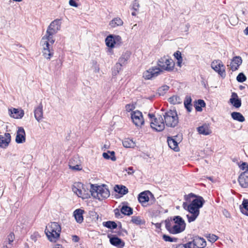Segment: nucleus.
<instances>
[{
	"mask_svg": "<svg viewBox=\"0 0 248 248\" xmlns=\"http://www.w3.org/2000/svg\"><path fill=\"white\" fill-rule=\"evenodd\" d=\"M192 105H189L188 106H185V108L187 109V111L188 112H190L191 111V109H192Z\"/></svg>",
	"mask_w": 248,
	"mask_h": 248,
	"instance_id": "nucleus-56",
	"label": "nucleus"
},
{
	"mask_svg": "<svg viewBox=\"0 0 248 248\" xmlns=\"http://www.w3.org/2000/svg\"><path fill=\"white\" fill-rule=\"evenodd\" d=\"M191 243V248H204L206 246V242L203 238L195 236Z\"/></svg>",
	"mask_w": 248,
	"mask_h": 248,
	"instance_id": "nucleus-15",
	"label": "nucleus"
},
{
	"mask_svg": "<svg viewBox=\"0 0 248 248\" xmlns=\"http://www.w3.org/2000/svg\"><path fill=\"white\" fill-rule=\"evenodd\" d=\"M131 118L133 123L137 126H141L144 123L142 114L139 110L132 111Z\"/></svg>",
	"mask_w": 248,
	"mask_h": 248,
	"instance_id": "nucleus-13",
	"label": "nucleus"
},
{
	"mask_svg": "<svg viewBox=\"0 0 248 248\" xmlns=\"http://www.w3.org/2000/svg\"><path fill=\"white\" fill-rule=\"evenodd\" d=\"M106 44L107 46L110 48H112L115 46V42L113 38V35L110 34L105 39Z\"/></svg>",
	"mask_w": 248,
	"mask_h": 248,
	"instance_id": "nucleus-28",
	"label": "nucleus"
},
{
	"mask_svg": "<svg viewBox=\"0 0 248 248\" xmlns=\"http://www.w3.org/2000/svg\"><path fill=\"white\" fill-rule=\"evenodd\" d=\"M124 22L122 19L119 17L113 18L109 23V26L111 28H115L119 26H123Z\"/></svg>",
	"mask_w": 248,
	"mask_h": 248,
	"instance_id": "nucleus-26",
	"label": "nucleus"
},
{
	"mask_svg": "<svg viewBox=\"0 0 248 248\" xmlns=\"http://www.w3.org/2000/svg\"><path fill=\"white\" fill-rule=\"evenodd\" d=\"M230 103L235 108H239L241 106V100L235 93H232L229 100Z\"/></svg>",
	"mask_w": 248,
	"mask_h": 248,
	"instance_id": "nucleus-21",
	"label": "nucleus"
},
{
	"mask_svg": "<svg viewBox=\"0 0 248 248\" xmlns=\"http://www.w3.org/2000/svg\"><path fill=\"white\" fill-rule=\"evenodd\" d=\"M53 248H63L62 246L59 244L55 245Z\"/></svg>",
	"mask_w": 248,
	"mask_h": 248,
	"instance_id": "nucleus-59",
	"label": "nucleus"
},
{
	"mask_svg": "<svg viewBox=\"0 0 248 248\" xmlns=\"http://www.w3.org/2000/svg\"><path fill=\"white\" fill-rule=\"evenodd\" d=\"M79 240V237L77 235H73L72 236V240L75 242H78Z\"/></svg>",
	"mask_w": 248,
	"mask_h": 248,
	"instance_id": "nucleus-54",
	"label": "nucleus"
},
{
	"mask_svg": "<svg viewBox=\"0 0 248 248\" xmlns=\"http://www.w3.org/2000/svg\"><path fill=\"white\" fill-rule=\"evenodd\" d=\"M136 12V11H134L133 12H132L131 14L133 16H136L137 15V13Z\"/></svg>",
	"mask_w": 248,
	"mask_h": 248,
	"instance_id": "nucleus-63",
	"label": "nucleus"
},
{
	"mask_svg": "<svg viewBox=\"0 0 248 248\" xmlns=\"http://www.w3.org/2000/svg\"><path fill=\"white\" fill-rule=\"evenodd\" d=\"M131 222L137 225H140L141 223V219L140 217L133 216L132 217Z\"/></svg>",
	"mask_w": 248,
	"mask_h": 248,
	"instance_id": "nucleus-46",
	"label": "nucleus"
},
{
	"mask_svg": "<svg viewBox=\"0 0 248 248\" xmlns=\"http://www.w3.org/2000/svg\"><path fill=\"white\" fill-rule=\"evenodd\" d=\"M240 168L241 170L245 171H248V164L246 162H243L240 166Z\"/></svg>",
	"mask_w": 248,
	"mask_h": 248,
	"instance_id": "nucleus-49",
	"label": "nucleus"
},
{
	"mask_svg": "<svg viewBox=\"0 0 248 248\" xmlns=\"http://www.w3.org/2000/svg\"><path fill=\"white\" fill-rule=\"evenodd\" d=\"M151 195V193L148 191H144L140 193L138 197L139 202L143 206L149 200V195Z\"/></svg>",
	"mask_w": 248,
	"mask_h": 248,
	"instance_id": "nucleus-24",
	"label": "nucleus"
},
{
	"mask_svg": "<svg viewBox=\"0 0 248 248\" xmlns=\"http://www.w3.org/2000/svg\"><path fill=\"white\" fill-rule=\"evenodd\" d=\"M140 6L139 1L138 0H134L130 5V8L133 11H138Z\"/></svg>",
	"mask_w": 248,
	"mask_h": 248,
	"instance_id": "nucleus-38",
	"label": "nucleus"
},
{
	"mask_svg": "<svg viewBox=\"0 0 248 248\" xmlns=\"http://www.w3.org/2000/svg\"><path fill=\"white\" fill-rule=\"evenodd\" d=\"M162 73V70L158 67H152L143 73V78L145 79H151Z\"/></svg>",
	"mask_w": 248,
	"mask_h": 248,
	"instance_id": "nucleus-11",
	"label": "nucleus"
},
{
	"mask_svg": "<svg viewBox=\"0 0 248 248\" xmlns=\"http://www.w3.org/2000/svg\"><path fill=\"white\" fill-rule=\"evenodd\" d=\"M148 116L151 118H154L151 122V127L156 131H162L165 128L164 119L161 115L155 117L154 114H149Z\"/></svg>",
	"mask_w": 248,
	"mask_h": 248,
	"instance_id": "nucleus-8",
	"label": "nucleus"
},
{
	"mask_svg": "<svg viewBox=\"0 0 248 248\" xmlns=\"http://www.w3.org/2000/svg\"><path fill=\"white\" fill-rule=\"evenodd\" d=\"M125 170L127 172L128 174L131 175L133 174L135 171L133 169V168L132 167H128L127 169H126Z\"/></svg>",
	"mask_w": 248,
	"mask_h": 248,
	"instance_id": "nucleus-51",
	"label": "nucleus"
},
{
	"mask_svg": "<svg viewBox=\"0 0 248 248\" xmlns=\"http://www.w3.org/2000/svg\"><path fill=\"white\" fill-rule=\"evenodd\" d=\"M84 213V211L81 209H78L75 210L73 213V216L76 221L78 223H81L83 221V214Z\"/></svg>",
	"mask_w": 248,
	"mask_h": 248,
	"instance_id": "nucleus-25",
	"label": "nucleus"
},
{
	"mask_svg": "<svg viewBox=\"0 0 248 248\" xmlns=\"http://www.w3.org/2000/svg\"><path fill=\"white\" fill-rule=\"evenodd\" d=\"M123 144L125 148H133L136 145L135 142L129 138L124 139L123 141Z\"/></svg>",
	"mask_w": 248,
	"mask_h": 248,
	"instance_id": "nucleus-33",
	"label": "nucleus"
},
{
	"mask_svg": "<svg viewBox=\"0 0 248 248\" xmlns=\"http://www.w3.org/2000/svg\"><path fill=\"white\" fill-rule=\"evenodd\" d=\"M163 239L164 241L166 242H176L178 240V239L177 238L174 237H171L168 235H167L166 234H164L163 235Z\"/></svg>",
	"mask_w": 248,
	"mask_h": 248,
	"instance_id": "nucleus-42",
	"label": "nucleus"
},
{
	"mask_svg": "<svg viewBox=\"0 0 248 248\" xmlns=\"http://www.w3.org/2000/svg\"><path fill=\"white\" fill-rule=\"evenodd\" d=\"M211 67L221 77L225 78L226 76L225 67L220 60L214 61L211 63Z\"/></svg>",
	"mask_w": 248,
	"mask_h": 248,
	"instance_id": "nucleus-12",
	"label": "nucleus"
},
{
	"mask_svg": "<svg viewBox=\"0 0 248 248\" xmlns=\"http://www.w3.org/2000/svg\"><path fill=\"white\" fill-rule=\"evenodd\" d=\"M73 191L78 197L83 199H88L90 195L80 183H75L72 188Z\"/></svg>",
	"mask_w": 248,
	"mask_h": 248,
	"instance_id": "nucleus-9",
	"label": "nucleus"
},
{
	"mask_svg": "<svg viewBox=\"0 0 248 248\" xmlns=\"http://www.w3.org/2000/svg\"><path fill=\"white\" fill-rule=\"evenodd\" d=\"M103 157L106 159H111L113 161L116 160V157L115 156V152L114 151H108L107 153H103L102 155Z\"/></svg>",
	"mask_w": 248,
	"mask_h": 248,
	"instance_id": "nucleus-31",
	"label": "nucleus"
},
{
	"mask_svg": "<svg viewBox=\"0 0 248 248\" xmlns=\"http://www.w3.org/2000/svg\"><path fill=\"white\" fill-rule=\"evenodd\" d=\"M8 113L11 117L16 119H20L22 118L24 115V111L21 108H9Z\"/></svg>",
	"mask_w": 248,
	"mask_h": 248,
	"instance_id": "nucleus-14",
	"label": "nucleus"
},
{
	"mask_svg": "<svg viewBox=\"0 0 248 248\" xmlns=\"http://www.w3.org/2000/svg\"><path fill=\"white\" fill-rule=\"evenodd\" d=\"M166 228L170 233L177 234L185 230L186 223L181 217L175 216L172 220L166 222Z\"/></svg>",
	"mask_w": 248,
	"mask_h": 248,
	"instance_id": "nucleus-2",
	"label": "nucleus"
},
{
	"mask_svg": "<svg viewBox=\"0 0 248 248\" xmlns=\"http://www.w3.org/2000/svg\"><path fill=\"white\" fill-rule=\"evenodd\" d=\"M115 216L116 217H118V215H120V213H119V211L118 210H117V212H115Z\"/></svg>",
	"mask_w": 248,
	"mask_h": 248,
	"instance_id": "nucleus-64",
	"label": "nucleus"
},
{
	"mask_svg": "<svg viewBox=\"0 0 248 248\" xmlns=\"http://www.w3.org/2000/svg\"><path fill=\"white\" fill-rule=\"evenodd\" d=\"M204 202L203 199L199 197L193 200L189 204L186 202L183 203V207L188 211L186 217L189 223L195 221L197 218L200 214L199 209L202 206Z\"/></svg>",
	"mask_w": 248,
	"mask_h": 248,
	"instance_id": "nucleus-1",
	"label": "nucleus"
},
{
	"mask_svg": "<svg viewBox=\"0 0 248 248\" xmlns=\"http://www.w3.org/2000/svg\"><path fill=\"white\" fill-rule=\"evenodd\" d=\"M241 212L248 216V200H244L240 206Z\"/></svg>",
	"mask_w": 248,
	"mask_h": 248,
	"instance_id": "nucleus-36",
	"label": "nucleus"
},
{
	"mask_svg": "<svg viewBox=\"0 0 248 248\" xmlns=\"http://www.w3.org/2000/svg\"><path fill=\"white\" fill-rule=\"evenodd\" d=\"M135 108V106L133 104H128L125 106V109L127 111H132Z\"/></svg>",
	"mask_w": 248,
	"mask_h": 248,
	"instance_id": "nucleus-50",
	"label": "nucleus"
},
{
	"mask_svg": "<svg viewBox=\"0 0 248 248\" xmlns=\"http://www.w3.org/2000/svg\"><path fill=\"white\" fill-rule=\"evenodd\" d=\"M15 239V235L14 233L11 232L8 236L6 238V240L4 242L5 245L8 244L9 245L12 244V243L14 241Z\"/></svg>",
	"mask_w": 248,
	"mask_h": 248,
	"instance_id": "nucleus-39",
	"label": "nucleus"
},
{
	"mask_svg": "<svg viewBox=\"0 0 248 248\" xmlns=\"http://www.w3.org/2000/svg\"><path fill=\"white\" fill-rule=\"evenodd\" d=\"M55 42L54 38H50L44 36L40 42L42 53L44 57L50 60L54 55L53 44Z\"/></svg>",
	"mask_w": 248,
	"mask_h": 248,
	"instance_id": "nucleus-3",
	"label": "nucleus"
},
{
	"mask_svg": "<svg viewBox=\"0 0 248 248\" xmlns=\"http://www.w3.org/2000/svg\"><path fill=\"white\" fill-rule=\"evenodd\" d=\"M90 192L91 195L94 198L100 201L108 198L110 195L109 190L105 185L96 186L91 185Z\"/></svg>",
	"mask_w": 248,
	"mask_h": 248,
	"instance_id": "nucleus-5",
	"label": "nucleus"
},
{
	"mask_svg": "<svg viewBox=\"0 0 248 248\" xmlns=\"http://www.w3.org/2000/svg\"><path fill=\"white\" fill-rule=\"evenodd\" d=\"M34 115L35 119L38 122H40L43 118V106L40 104L34 110Z\"/></svg>",
	"mask_w": 248,
	"mask_h": 248,
	"instance_id": "nucleus-23",
	"label": "nucleus"
},
{
	"mask_svg": "<svg viewBox=\"0 0 248 248\" xmlns=\"http://www.w3.org/2000/svg\"><path fill=\"white\" fill-rule=\"evenodd\" d=\"M104 226L109 229H115L117 225V224L114 221H108L104 223Z\"/></svg>",
	"mask_w": 248,
	"mask_h": 248,
	"instance_id": "nucleus-40",
	"label": "nucleus"
},
{
	"mask_svg": "<svg viewBox=\"0 0 248 248\" xmlns=\"http://www.w3.org/2000/svg\"><path fill=\"white\" fill-rule=\"evenodd\" d=\"M197 131L199 134L203 135H209L212 133L210 125L208 124H204L202 126L198 127Z\"/></svg>",
	"mask_w": 248,
	"mask_h": 248,
	"instance_id": "nucleus-22",
	"label": "nucleus"
},
{
	"mask_svg": "<svg viewBox=\"0 0 248 248\" xmlns=\"http://www.w3.org/2000/svg\"><path fill=\"white\" fill-rule=\"evenodd\" d=\"M167 141L168 145L171 149L175 151H179L178 142L174 138L168 137Z\"/></svg>",
	"mask_w": 248,
	"mask_h": 248,
	"instance_id": "nucleus-27",
	"label": "nucleus"
},
{
	"mask_svg": "<svg viewBox=\"0 0 248 248\" xmlns=\"http://www.w3.org/2000/svg\"><path fill=\"white\" fill-rule=\"evenodd\" d=\"M69 4L70 6L77 7L78 6V4L76 2L75 0H70L69 1Z\"/></svg>",
	"mask_w": 248,
	"mask_h": 248,
	"instance_id": "nucleus-53",
	"label": "nucleus"
},
{
	"mask_svg": "<svg viewBox=\"0 0 248 248\" xmlns=\"http://www.w3.org/2000/svg\"><path fill=\"white\" fill-rule=\"evenodd\" d=\"M244 32L246 35H248V26L244 30Z\"/></svg>",
	"mask_w": 248,
	"mask_h": 248,
	"instance_id": "nucleus-60",
	"label": "nucleus"
},
{
	"mask_svg": "<svg viewBox=\"0 0 248 248\" xmlns=\"http://www.w3.org/2000/svg\"><path fill=\"white\" fill-rule=\"evenodd\" d=\"M121 211L123 214L127 216H130L133 213L132 208L126 205L123 206Z\"/></svg>",
	"mask_w": 248,
	"mask_h": 248,
	"instance_id": "nucleus-37",
	"label": "nucleus"
},
{
	"mask_svg": "<svg viewBox=\"0 0 248 248\" xmlns=\"http://www.w3.org/2000/svg\"><path fill=\"white\" fill-rule=\"evenodd\" d=\"M168 101L170 103L173 105L180 104L182 102L181 98L177 95H173L170 97Z\"/></svg>",
	"mask_w": 248,
	"mask_h": 248,
	"instance_id": "nucleus-35",
	"label": "nucleus"
},
{
	"mask_svg": "<svg viewBox=\"0 0 248 248\" xmlns=\"http://www.w3.org/2000/svg\"><path fill=\"white\" fill-rule=\"evenodd\" d=\"M236 79L239 82H243L246 80L247 78L243 73H240L237 76Z\"/></svg>",
	"mask_w": 248,
	"mask_h": 248,
	"instance_id": "nucleus-45",
	"label": "nucleus"
},
{
	"mask_svg": "<svg viewBox=\"0 0 248 248\" xmlns=\"http://www.w3.org/2000/svg\"><path fill=\"white\" fill-rule=\"evenodd\" d=\"M169 90V86L167 85H164L158 89V93L160 95H163L166 92Z\"/></svg>",
	"mask_w": 248,
	"mask_h": 248,
	"instance_id": "nucleus-44",
	"label": "nucleus"
},
{
	"mask_svg": "<svg viewBox=\"0 0 248 248\" xmlns=\"http://www.w3.org/2000/svg\"><path fill=\"white\" fill-rule=\"evenodd\" d=\"M182 62H183L182 58L178 60L177 62V65L179 67H181V64H182Z\"/></svg>",
	"mask_w": 248,
	"mask_h": 248,
	"instance_id": "nucleus-55",
	"label": "nucleus"
},
{
	"mask_svg": "<svg viewBox=\"0 0 248 248\" xmlns=\"http://www.w3.org/2000/svg\"><path fill=\"white\" fill-rule=\"evenodd\" d=\"M2 248H11V246H8L7 245H4Z\"/></svg>",
	"mask_w": 248,
	"mask_h": 248,
	"instance_id": "nucleus-62",
	"label": "nucleus"
},
{
	"mask_svg": "<svg viewBox=\"0 0 248 248\" xmlns=\"http://www.w3.org/2000/svg\"><path fill=\"white\" fill-rule=\"evenodd\" d=\"M121 67H119V66H117V63L116 64V65H115V68L117 70V73H119V71L121 70Z\"/></svg>",
	"mask_w": 248,
	"mask_h": 248,
	"instance_id": "nucleus-57",
	"label": "nucleus"
},
{
	"mask_svg": "<svg viewBox=\"0 0 248 248\" xmlns=\"http://www.w3.org/2000/svg\"><path fill=\"white\" fill-rule=\"evenodd\" d=\"M99 71V68L98 66H96L95 67L94 71L95 72H98Z\"/></svg>",
	"mask_w": 248,
	"mask_h": 248,
	"instance_id": "nucleus-61",
	"label": "nucleus"
},
{
	"mask_svg": "<svg viewBox=\"0 0 248 248\" xmlns=\"http://www.w3.org/2000/svg\"><path fill=\"white\" fill-rule=\"evenodd\" d=\"M130 55L131 52L130 51H126L125 52H124L120 57L119 62L117 63V66L120 67L123 65L126 64L127 61L130 57Z\"/></svg>",
	"mask_w": 248,
	"mask_h": 248,
	"instance_id": "nucleus-20",
	"label": "nucleus"
},
{
	"mask_svg": "<svg viewBox=\"0 0 248 248\" xmlns=\"http://www.w3.org/2000/svg\"><path fill=\"white\" fill-rule=\"evenodd\" d=\"M231 116L233 120L240 122H243L245 120L244 117L240 112H233L231 113Z\"/></svg>",
	"mask_w": 248,
	"mask_h": 248,
	"instance_id": "nucleus-30",
	"label": "nucleus"
},
{
	"mask_svg": "<svg viewBox=\"0 0 248 248\" xmlns=\"http://www.w3.org/2000/svg\"><path fill=\"white\" fill-rule=\"evenodd\" d=\"M15 140L17 143H23L25 142L26 133L22 127H18Z\"/></svg>",
	"mask_w": 248,
	"mask_h": 248,
	"instance_id": "nucleus-16",
	"label": "nucleus"
},
{
	"mask_svg": "<svg viewBox=\"0 0 248 248\" xmlns=\"http://www.w3.org/2000/svg\"><path fill=\"white\" fill-rule=\"evenodd\" d=\"M191 98L190 96H187L186 97V99L184 101L185 106H188L189 105H191Z\"/></svg>",
	"mask_w": 248,
	"mask_h": 248,
	"instance_id": "nucleus-48",
	"label": "nucleus"
},
{
	"mask_svg": "<svg viewBox=\"0 0 248 248\" xmlns=\"http://www.w3.org/2000/svg\"><path fill=\"white\" fill-rule=\"evenodd\" d=\"M61 24L59 20H55L52 21L47 28L46 34L45 36L50 38H53V35L55 34L60 30Z\"/></svg>",
	"mask_w": 248,
	"mask_h": 248,
	"instance_id": "nucleus-10",
	"label": "nucleus"
},
{
	"mask_svg": "<svg viewBox=\"0 0 248 248\" xmlns=\"http://www.w3.org/2000/svg\"><path fill=\"white\" fill-rule=\"evenodd\" d=\"M242 62V60L241 58L239 56H235L232 59L231 62L229 66H230V68L232 71H234L238 69Z\"/></svg>",
	"mask_w": 248,
	"mask_h": 248,
	"instance_id": "nucleus-19",
	"label": "nucleus"
},
{
	"mask_svg": "<svg viewBox=\"0 0 248 248\" xmlns=\"http://www.w3.org/2000/svg\"><path fill=\"white\" fill-rule=\"evenodd\" d=\"M206 238L207 240L211 243H214L218 238V236L213 234H209L207 235Z\"/></svg>",
	"mask_w": 248,
	"mask_h": 248,
	"instance_id": "nucleus-41",
	"label": "nucleus"
},
{
	"mask_svg": "<svg viewBox=\"0 0 248 248\" xmlns=\"http://www.w3.org/2000/svg\"><path fill=\"white\" fill-rule=\"evenodd\" d=\"M45 232L50 241L56 242L60 237L61 227L57 222H51L46 226Z\"/></svg>",
	"mask_w": 248,
	"mask_h": 248,
	"instance_id": "nucleus-4",
	"label": "nucleus"
},
{
	"mask_svg": "<svg viewBox=\"0 0 248 248\" xmlns=\"http://www.w3.org/2000/svg\"><path fill=\"white\" fill-rule=\"evenodd\" d=\"M77 159V157H75L70 160L69 162V166L71 169L76 170H79L81 169L80 166L78 164H76L73 162V161H75V160H78Z\"/></svg>",
	"mask_w": 248,
	"mask_h": 248,
	"instance_id": "nucleus-32",
	"label": "nucleus"
},
{
	"mask_svg": "<svg viewBox=\"0 0 248 248\" xmlns=\"http://www.w3.org/2000/svg\"><path fill=\"white\" fill-rule=\"evenodd\" d=\"M31 240H32L34 242H36L37 241V238L36 237V236H34V235H31Z\"/></svg>",
	"mask_w": 248,
	"mask_h": 248,
	"instance_id": "nucleus-58",
	"label": "nucleus"
},
{
	"mask_svg": "<svg viewBox=\"0 0 248 248\" xmlns=\"http://www.w3.org/2000/svg\"><path fill=\"white\" fill-rule=\"evenodd\" d=\"M166 125L168 127H174L178 123V117L175 110H170L163 115Z\"/></svg>",
	"mask_w": 248,
	"mask_h": 248,
	"instance_id": "nucleus-6",
	"label": "nucleus"
},
{
	"mask_svg": "<svg viewBox=\"0 0 248 248\" xmlns=\"http://www.w3.org/2000/svg\"><path fill=\"white\" fill-rule=\"evenodd\" d=\"M11 141V135L9 133H5L3 135H0V147L7 148Z\"/></svg>",
	"mask_w": 248,
	"mask_h": 248,
	"instance_id": "nucleus-17",
	"label": "nucleus"
},
{
	"mask_svg": "<svg viewBox=\"0 0 248 248\" xmlns=\"http://www.w3.org/2000/svg\"><path fill=\"white\" fill-rule=\"evenodd\" d=\"M198 106H196L195 108H196V109L197 110V111H201L202 110V107H205V103L204 102V101L202 100H198Z\"/></svg>",
	"mask_w": 248,
	"mask_h": 248,
	"instance_id": "nucleus-43",
	"label": "nucleus"
},
{
	"mask_svg": "<svg viewBox=\"0 0 248 248\" xmlns=\"http://www.w3.org/2000/svg\"><path fill=\"white\" fill-rule=\"evenodd\" d=\"M110 243L115 246H123L124 243L122 242L121 239L114 237L110 239Z\"/></svg>",
	"mask_w": 248,
	"mask_h": 248,
	"instance_id": "nucleus-34",
	"label": "nucleus"
},
{
	"mask_svg": "<svg viewBox=\"0 0 248 248\" xmlns=\"http://www.w3.org/2000/svg\"><path fill=\"white\" fill-rule=\"evenodd\" d=\"M157 64L162 71L163 70L168 72L172 71L175 65L173 61L168 56L161 58L158 61Z\"/></svg>",
	"mask_w": 248,
	"mask_h": 248,
	"instance_id": "nucleus-7",
	"label": "nucleus"
},
{
	"mask_svg": "<svg viewBox=\"0 0 248 248\" xmlns=\"http://www.w3.org/2000/svg\"><path fill=\"white\" fill-rule=\"evenodd\" d=\"M113 38L116 45H120L122 43V38L120 35H113Z\"/></svg>",
	"mask_w": 248,
	"mask_h": 248,
	"instance_id": "nucleus-47",
	"label": "nucleus"
},
{
	"mask_svg": "<svg viewBox=\"0 0 248 248\" xmlns=\"http://www.w3.org/2000/svg\"><path fill=\"white\" fill-rule=\"evenodd\" d=\"M174 56L177 60L182 58L181 56V53L179 51H177L176 52L174 53Z\"/></svg>",
	"mask_w": 248,
	"mask_h": 248,
	"instance_id": "nucleus-52",
	"label": "nucleus"
},
{
	"mask_svg": "<svg viewBox=\"0 0 248 248\" xmlns=\"http://www.w3.org/2000/svg\"><path fill=\"white\" fill-rule=\"evenodd\" d=\"M114 190L121 194L124 195L128 193V189L124 186L116 185L114 187Z\"/></svg>",
	"mask_w": 248,
	"mask_h": 248,
	"instance_id": "nucleus-29",
	"label": "nucleus"
},
{
	"mask_svg": "<svg viewBox=\"0 0 248 248\" xmlns=\"http://www.w3.org/2000/svg\"><path fill=\"white\" fill-rule=\"evenodd\" d=\"M238 182L242 187H248V171H245L239 175Z\"/></svg>",
	"mask_w": 248,
	"mask_h": 248,
	"instance_id": "nucleus-18",
	"label": "nucleus"
}]
</instances>
